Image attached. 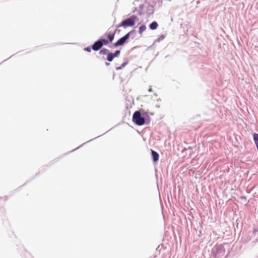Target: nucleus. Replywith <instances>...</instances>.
Wrapping results in <instances>:
<instances>
[{"mask_svg":"<svg viewBox=\"0 0 258 258\" xmlns=\"http://www.w3.org/2000/svg\"><path fill=\"white\" fill-rule=\"evenodd\" d=\"M107 38L108 40L104 38H100L96 41L92 46V48L94 51L99 50L103 45H107L109 42H111L114 39V34L110 33H107Z\"/></svg>","mask_w":258,"mask_h":258,"instance_id":"nucleus-1","label":"nucleus"},{"mask_svg":"<svg viewBox=\"0 0 258 258\" xmlns=\"http://www.w3.org/2000/svg\"><path fill=\"white\" fill-rule=\"evenodd\" d=\"M136 18L137 17L136 16L133 15L130 18L122 21L121 23L118 25V27H123L124 28H126L128 27L133 26L135 25Z\"/></svg>","mask_w":258,"mask_h":258,"instance_id":"nucleus-2","label":"nucleus"},{"mask_svg":"<svg viewBox=\"0 0 258 258\" xmlns=\"http://www.w3.org/2000/svg\"><path fill=\"white\" fill-rule=\"evenodd\" d=\"M133 121L138 125H142L145 123V119L141 116L140 111H135L133 116Z\"/></svg>","mask_w":258,"mask_h":258,"instance_id":"nucleus-3","label":"nucleus"},{"mask_svg":"<svg viewBox=\"0 0 258 258\" xmlns=\"http://www.w3.org/2000/svg\"><path fill=\"white\" fill-rule=\"evenodd\" d=\"M130 33H127L123 37H122V38H121L119 40H118L114 44V46L116 47V46L123 44L126 41V40L127 39H128V38L130 37Z\"/></svg>","mask_w":258,"mask_h":258,"instance_id":"nucleus-4","label":"nucleus"},{"mask_svg":"<svg viewBox=\"0 0 258 258\" xmlns=\"http://www.w3.org/2000/svg\"><path fill=\"white\" fill-rule=\"evenodd\" d=\"M151 153L153 161L157 162L159 160V154L153 150H151Z\"/></svg>","mask_w":258,"mask_h":258,"instance_id":"nucleus-5","label":"nucleus"},{"mask_svg":"<svg viewBox=\"0 0 258 258\" xmlns=\"http://www.w3.org/2000/svg\"><path fill=\"white\" fill-rule=\"evenodd\" d=\"M158 24L156 22H153L150 24L149 27L151 30H155L157 28Z\"/></svg>","mask_w":258,"mask_h":258,"instance_id":"nucleus-6","label":"nucleus"},{"mask_svg":"<svg viewBox=\"0 0 258 258\" xmlns=\"http://www.w3.org/2000/svg\"><path fill=\"white\" fill-rule=\"evenodd\" d=\"M114 57H115V56L113 55V53L110 52V53H108V54H107V60L108 61L110 62L113 60V59Z\"/></svg>","mask_w":258,"mask_h":258,"instance_id":"nucleus-7","label":"nucleus"},{"mask_svg":"<svg viewBox=\"0 0 258 258\" xmlns=\"http://www.w3.org/2000/svg\"><path fill=\"white\" fill-rule=\"evenodd\" d=\"M253 136L255 144L256 145V148L258 150V134L254 133L253 134Z\"/></svg>","mask_w":258,"mask_h":258,"instance_id":"nucleus-8","label":"nucleus"},{"mask_svg":"<svg viewBox=\"0 0 258 258\" xmlns=\"http://www.w3.org/2000/svg\"><path fill=\"white\" fill-rule=\"evenodd\" d=\"M146 29V27L145 25H143L139 28V33L142 34L144 31H145Z\"/></svg>","mask_w":258,"mask_h":258,"instance_id":"nucleus-9","label":"nucleus"},{"mask_svg":"<svg viewBox=\"0 0 258 258\" xmlns=\"http://www.w3.org/2000/svg\"><path fill=\"white\" fill-rule=\"evenodd\" d=\"M108 51V50L107 49L104 48L100 51L99 53L101 54H105L107 53Z\"/></svg>","mask_w":258,"mask_h":258,"instance_id":"nucleus-10","label":"nucleus"},{"mask_svg":"<svg viewBox=\"0 0 258 258\" xmlns=\"http://www.w3.org/2000/svg\"><path fill=\"white\" fill-rule=\"evenodd\" d=\"M120 50H116L113 54L115 57H117L120 54Z\"/></svg>","mask_w":258,"mask_h":258,"instance_id":"nucleus-11","label":"nucleus"},{"mask_svg":"<svg viewBox=\"0 0 258 258\" xmlns=\"http://www.w3.org/2000/svg\"><path fill=\"white\" fill-rule=\"evenodd\" d=\"M85 50H86V51H88V52H90V51H91V48H90V47H86V48H85Z\"/></svg>","mask_w":258,"mask_h":258,"instance_id":"nucleus-12","label":"nucleus"},{"mask_svg":"<svg viewBox=\"0 0 258 258\" xmlns=\"http://www.w3.org/2000/svg\"><path fill=\"white\" fill-rule=\"evenodd\" d=\"M125 65H126V63H122L121 66V68L124 67Z\"/></svg>","mask_w":258,"mask_h":258,"instance_id":"nucleus-13","label":"nucleus"},{"mask_svg":"<svg viewBox=\"0 0 258 258\" xmlns=\"http://www.w3.org/2000/svg\"><path fill=\"white\" fill-rule=\"evenodd\" d=\"M121 69V67H117V68H116V70H120Z\"/></svg>","mask_w":258,"mask_h":258,"instance_id":"nucleus-14","label":"nucleus"},{"mask_svg":"<svg viewBox=\"0 0 258 258\" xmlns=\"http://www.w3.org/2000/svg\"><path fill=\"white\" fill-rule=\"evenodd\" d=\"M149 91L151 92L152 91V89L151 88H150L149 90Z\"/></svg>","mask_w":258,"mask_h":258,"instance_id":"nucleus-15","label":"nucleus"}]
</instances>
